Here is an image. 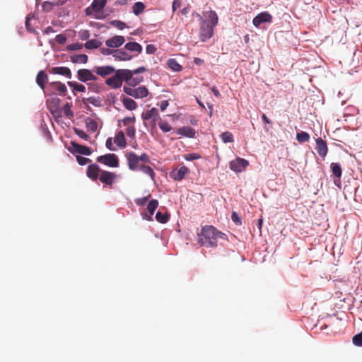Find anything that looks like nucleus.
Segmentation results:
<instances>
[{
  "label": "nucleus",
  "mask_w": 362,
  "mask_h": 362,
  "mask_svg": "<svg viewBox=\"0 0 362 362\" xmlns=\"http://www.w3.org/2000/svg\"><path fill=\"white\" fill-rule=\"evenodd\" d=\"M124 125H128L129 123H134L135 122V117H127L122 120Z\"/></svg>",
  "instance_id": "0e129e2a"
},
{
  "label": "nucleus",
  "mask_w": 362,
  "mask_h": 362,
  "mask_svg": "<svg viewBox=\"0 0 362 362\" xmlns=\"http://www.w3.org/2000/svg\"><path fill=\"white\" fill-rule=\"evenodd\" d=\"M156 218L157 221L161 223H165L169 219V215L168 214H163L160 211H158L156 214Z\"/></svg>",
  "instance_id": "58836bf2"
},
{
  "label": "nucleus",
  "mask_w": 362,
  "mask_h": 362,
  "mask_svg": "<svg viewBox=\"0 0 362 362\" xmlns=\"http://www.w3.org/2000/svg\"><path fill=\"white\" fill-rule=\"evenodd\" d=\"M76 160L80 165H85L87 163L91 162L90 159L83 157L81 156H76Z\"/></svg>",
  "instance_id": "de8ad7c7"
},
{
  "label": "nucleus",
  "mask_w": 362,
  "mask_h": 362,
  "mask_svg": "<svg viewBox=\"0 0 362 362\" xmlns=\"http://www.w3.org/2000/svg\"><path fill=\"white\" fill-rule=\"evenodd\" d=\"M158 206V201L156 199H152L151 200L147 206V209L149 212V216H147L146 214H143V218L148 220L151 221L152 220V216L154 214L156 209Z\"/></svg>",
  "instance_id": "f3484780"
},
{
  "label": "nucleus",
  "mask_w": 362,
  "mask_h": 362,
  "mask_svg": "<svg viewBox=\"0 0 362 362\" xmlns=\"http://www.w3.org/2000/svg\"><path fill=\"white\" fill-rule=\"evenodd\" d=\"M107 4V0H93L91 4L92 9L95 12H100Z\"/></svg>",
  "instance_id": "393cba45"
},
{
  "label": "nucleus",
  "mask_w": 362,
  "mask_h": 362,
  "mask_svg": "<svg viewBox=\"0 0 362 362\" xmlns=\"http://www.w3.org/2000/svg\"><path fill=\"white\" fill-rule=\"evenodd\" d=\"M53 4L49 1H45L42 4L43 10L46 11H49L52 9Z\"/></svg>",
  "instance_id": "052dcab7"
},
{
  "label": "nucleus",
  "mask_w": 362,
  "mask_h": 362,
  "mask_svg": "<svg viewBox=\"0 0 362 362\" xmlns=\"http://www.w3.org/2000/svg\"><path fill=\"white\" fill-rule=\"evenodd\" d=\"M271 20L272 16L269 13L267 12H262L254 18L252 23L255 26L257 27L262 23L270 22Z\"/></svg>",
  "instance_id": "dca6fc26"
},
{
  "label": "nucleus",
  "mask_w": 362,
  "mask_h": 362,
  "mask_svg": "<svg viewBox=\"0 0 362 362\" xmlns=\"http://www.w3.org/2000/svg\"><path fill=\"white\" fill-rule=\"evenodd\" d=\"M125 42V39L123 36L121 35H116L114 36L105 41V45L108 47H119L122 45H123Z\"/></svg>",
  "instance_id": "4468645a"
},
{
  "label": "nucleus",
  "mask_w": 362,
  "mask_h": 362,
  "mask_svg": "<svg viewBox=\"0 0 362 362\" xmlns=\"http://www.w3.org/2000/svg\"><path fill=\"white\" fill-rule=\"evenodd\" d=\"M124 48L129 51L137 52L141 53L142 52V47L140 44L136 42H130L124 45Z\"/></svg>",
  "instance_id": "bb28decb"
},
{
  "label": "nucleus",
  "mask_w": 362,
  "mask_h": 362,
  "mask_svg": "<svg viewBox=\"0 0 362 362\" xmlns=\"http://www.w3.org/2000/svg\"><path fill=\"white\" fill-rule=\"evenodd\" d=\"M83 47V44H81V43H74V44H71V45H68L67 47V49L69 50H79V49H81Z\"/></svg>",
  "instance_id": "603ef678"
},
{
  "label": "nucleus",
  "mask_w": 362,
  "mask_h": 362,
  "mask_svg": "<svg viewBox=\"0 0 362 362\" xmlns=\"http://www.w3.org/2000/svg\"><path fill=\"white\" fill-rule=\"evenodd\" d=\"M122 101L124 106L127 110H134L136 109V107H137L136 103L132 98L123 97Z\"/></svg>",
  "instance_id": "a878e982"
},
{
  "label": "nucleus",
  "mask_w": 362,
  "mask_h": 362,
  "mask_svg": "<svg viewBox=\"0 0 362 362\" xmlns=\"http://www.w3.org/2000/svg\"><path fill=\"white\" fill-rule=\"evenodd\" d=\"M160 129L163 132H168L172 129V127L168 124L167 121L162 120L161 119L158 122Z\"/></svg>",
  "instance_id": "ea45409f"
},
{
  "label": "nucleus",
  "mask_w": 362,
  "mask_h": 362,
  "mask_svg": "<svg viewBox=\"0 0 362 362\" xmlns=\"http://www.w3.org/2000/svg\"><path fill=\"white\" fill-rule=\"evenodd\" d=\"M112 24L113 25H115V27H117L119 30H123L124 28H125L127 27L125 23H124L122 21H114L112 22Z\"/></svg>",
  "instance_id": "5fc2aeb1"
},
{
  "label": "nucleus",
  "mask_w": 362,
  "mask_h": 362,
  "mask_svg": "<svg viewBox=\"0 0 362 362\" xmlns=\"http://www.w3.org/2000/svg\"><path fill=\"white\" fill-rule=\"evenodd\" d=\"M231 219L234 223H237L238 225L241 224L240 218L238 214L235 211H233L231 214Z\"/></svg>",
  "instance_id": "bf43d9fd"
},
{
  "label": "nucleus",
  "mask_w": 362,
  "mask_h": 362,
  "mask_svg": "<svg viewBox=\"0 0 362 362\" xmlns=\"http://www.w3.org/2000/svg\"><path fill=\"white\" fill-rule=\"evenodd\" d=\"M150 197H151V194H148V196H147V197L137 198L135 199V203L136 204V205L140 206H144L146 204V202L148 200Z\"/></svg>",
  "instance_id": "09e8293b"
},
{
  "label": "nucleus",
  "mask_w": 362,
  "mask_h": 362,
  "mask_svg": "<svg viewBox=\"0 0 362 362\" xmlns=\"http://www.w3.org/2000/svg\"><path fill=\"white\" fill-rule=\"evenodd\" d=\"M135 132L136 130L134 126H129L126 129V134L129 137H134Z\"/></svg>",
  "instance_id": "6e6d98bb"
},
{
  "label": "nucleus",
  "mask_w": 362,
  "mask_h": 362,
  "mask_svg": "<svg viewBox=\"0 0 362 362\" xmlns=\"http://www.w3.org/2000/svg\"><path fill=\"white\" fill-rule=\"evenodd\" d=\"M62 111L66 117L69 118L74 117V112L71 111L69 103H66L63 106Z\"/></svg>",
  "instance_id": "a18cd8bd"
},
{
  "label": "nucleus",
  "mask_w": 362,
  "mask_h": 362,
  "mask_svg": "<svg viewBox=\"0 0 362 362\" xmlns=\"http://www.w3.org/2000/svg\"><path fill=\"white\" fill-rule=\"evenodd\" d=\"M189 173V170L186 166H182L177 170H174L170 173V176L175 180L180 181L182 180L188 173Z\"/></svg>",
  "instance_id": "2eb2a0df"
},
{
  "label": "nucleus",
  "mask_w": 362,
  "mask_h": 362,
  "mask_svg": "<svg viewBox=\"0 0 362 362\" xmlns=\"http://www.w3.org/2000/svg\"><path fill=\"white\" fill-rule=\"evenodd\" d=\"M330 168L333 175L339 179L342 173L341 167L340 164L338 163H332L330 165Z\"/></svg>",
  "instance_id": "c756f323"
},
{
  "label": "nucleus",
  "mask_w": 362,
  "mask_h": 362,
  "mask_svg": "<svg viewBox=\"0 0 362 362\" xmlns=\"http://www.w3.org/2000/svg\"><path fill=\"white\" fill-rule=\"evenodd\" d=\"M145 6L142 2H136L133 6V11L136 15H139L144 11Z\"/></svg>",
  "instance_id": "79ce46f5"
},
{
  "label": "nucleus",
  "mask_w": 362,
  "mask_h": 362,
  "mask_svg": "<svg viewBox=\"0 0 362 362\" xmlns=\"http://www.w3.org/2000/svg\"><path fill=\"white\" fill-rule=\"evenodd\" d=\"M114 57L116 60L129 61L132 57L123 49H115Z\"/></svg>",
  "instance_id": "412c9836"
},
{
  "label": "nucleus",
  "mask_w": 362,
  "mask_h": 362,
  "mask_svg": "<svg viewBox=\"0 0 362 362\" xmlns=\"http://www.w3.org/2000/svg\"><path fill=\"white\" fill-rule=\"evenodd\" d=\"M177 134L189 138H193L195 136V130L190 127H182L177 130Z\"/></svg>",
  "instance_id": "6ab92c4d"
},
{
  "label": "nucleus",
  "mask_w": 362,
  "mask_h": 362,
  "mask_svg": "<svg viewBox=\"0 0 362 362\" xmlns=\"http://www.w3.org/2000/svg\"><path fill=\"white\" fill-rule=\"evenodd\" d=\"M78 37L82 40H88L90 37V33L88 30H81L78 32Z\"/></svg>",
  "instance_id": "8fccbe9b"
},
{
  "label": "nucleus",
  "mask_w": 362,
  "mask_h": 362,
  "mask_svg": "<svg viewBox=\"0 0 362 362\" xmlns=\"http://www.w3.org/2000/svg\"><path fill=\"white\" fill-rule=\"evenodd\" d=\"M296 139L300 143L307 142L310 139V135L305 132H301L297 134Z\"/></svg>",
  "instance_id": "4c0bfd02"
},
{
  "label": "nucleus",
  "mask_w": 362,
  "mask_h": 362,
  "mask_svg": "<svg viewBox=\"0 0 362 362\" xmlns=\"http://www.w3.org/2000/svg\"><path fill=\"white\" fill-rule=\"evenodd\" d=\"M139 161H142L144 163H149L150 158L148 155L146 153H142L140 156H139Z\"/></svg>",
  "instance_id": "680f3d73"
},
{
  "label": "nucleus",
  "mask_w": 362,
  "mask_h": 362,
  "mask_svg": "<svg viewBox=\"0 0 362 362\" xmlns=\"http://www.w3.org/2000/svg\"><path fill=\"white\" fill-rule=\"evenodd\" d=\"M213 28L208 26V25H202L201 28L200 38L202 41H206L209 39L213 35Z\"/></svg>",
  "instance_id": "aec40b11"
},
{
  "label": "nucleus",
  "mask_w": 362,
  "mask_h": 362,
  "mask_svg": "<svg viewBox=\"0 0 362 362\" xmlns=\"http://www.w3.org/2000/svg\"><path fill=\"white\" fill-rule=\"evenodd\" d=\"M105 146H106V147H107L109 150H111V151H115V148H114L113 144H112V138H108V139L106 140Z\"/></svg>",
  "instance_id": "e2e57ef3"
},
{
  "label": "nucleus",
  "mask_w": 362,
  "mask_h": 362,
  "mask_svg": "<svg viewBox=\"0 0 362 362\" xmlns=\"http://www.w3.org/2000/svg\"><path fill=\"white\" fill-rule=\"evenodd\" d=\"M146 50L148 54H153L156 51V48L153 45H148Z\"/></svg>",
  "instance_id": "69168bd1"
},
{
  "label": "nucleus",
  "mask_w": 362,
  "mask_h": 362,
  "mask_svg": "<svg viewBox=\"0 0 362 362\" xmlns=\"http://www.w3.org/2000/svg\"><path fill=\"white\" fill-rule=\"evenodd\" d=\"M115 74L105 81V83L112 88H120L122 85V81L125 79H129L131 77L130 70L129 69H118L115 70Z\"/></svg>",
  "instance_id": "f03ea898"
},
{
  "label": "nucleus",
  "mask_w": 362,
  "mask_h": 362,
  "mask_svg": "<svg viewBox=\"0 0 362 362\" xmlns=\"http://www.w3.org/2000/svg\"><path fill=\"white\" fill-rule=\"evenodd\" d=\"M131 77L129 79H125V81L130 86H135L139 83H141L143 81L142 76H136L134 77V72L130 70Z\"/></svg>",
  "instance_id": "7c9ffc66"
},
{
  "label": "nucleus",
  "mask_w": 362,
  "mask_h": 362,
  "mask_svg": "<svg viewBox=\"0 0 362 362\" xmlns=\"http://www.w3.org/2000/svg\"><path fill=\"white\" fill-rule=\"evenodd\" d=\"M169 105L168 100H163L160 103V107L162 111L165 110L167 107Z\"/></svg>",
  "instance_id": "774afa93"
},
{
  "label": "nucleus",
  "mask_w": 362,
  "mask_h": 362,
  "mask_svg": "<svg viewBox=\"0 0 362 362\" xmlns=\"http://www.w3.org/2000/svg\"><path fill=\"white\" fill-rule=\"evenodd\" d=\"M115 143L120 148H124L126 146L127 141L123 132L120 131L117 133L115 137Z\"/></svg>",
  "instance_id": "b1692460"
},
{
  "label": "nucleus",
  "mask_w": 362,
  "mask_h": 362,
  "mask_svg": "<svg viewBox=\"0 0 362 362\" xmlns=\"http://www.w3.org/2000/svg\"><path fill=\"white\" fill-rule=\"evenodd\" d=\"M217 230L212 226L202 227L201 233L198 234V243L206 247H216Z\"/></svg>",
  "instance_id": "f257e3e1"
},
{
  "label": "nucleus",
  "mask_w": 362,
  "mask_h": 362,
  "mask_svg": "<svg viewBox=\"0 0 362 362\" xmlns=\"http://www.w3.org/2000/svg\"><path fill=\"white\" fill-rule=\"evenodd\" d=\"M74 131L78 136L86 141H88L90 139V136L82 129L74 128Z\"/></svg>",
  "instance_id": "37998d69"
},
{
  "label": "nucleus",
  "mask_w": 362,
  "mask_h": 362,
  "mask_svg": "<svg viewBox=\"0 0 362 362\" xmlns=\"http://www.w3.org/2000/svg\"><path fill=\"white\" fill-rule=\"evenodd\" d=\"M170 69L175 71H180L182 70V66L177 62L175 59H169L167 62Z\"/></svg>",
  "instance_id": "72a5a7b5"
},
{
  "label": "nucleus",
  "mask_w": 362,
  "mask_h": 362,
  "mask_svg": "<svg viewBox=\"0 0 362 362\" xmlns=\"http://www.w3.org/2000/svg\"><path fill=\"white\" fill-rule=\"evenodd\" d=\"M67 83L74 90L81 92V93L86 91V87L81 83H78L76 81H69Z\"/></svg>",
  "instance_id": "c9c22d12"
},
{
  "label": "nucleus",
  "mask_w": 362,
  "mask_h": 362,
  "mask_svg": "<svg viewBox=\"0 0 362 362\" xmlns=\"http://www.w3.org/2000/svg\"><path fill=\"white\" fill-rule=\"evenodd\" d=\"M88 57L85 54H73L70 57V60L74 64H86Z\"/></svg>",
  "instance_id": "5701e85b"
},
{
  "label": "nucleus",
  "mask_w": 362,
  "mask_h": 362,
  "mask_svg": "<svg viewBox=\"0 0 362 362\" xmlns=\"http://www.w3.org/2000/svg\"><path fill=\"white\" fill-rule=\"evenodd\" d=\"M200 158H201L200 155L198 153H189V154L185 156V159L187 160H197Z\"/></svg>",
  "instance_id": "4d7b16f0"
},
{
  "label": "nucleus",
  "mask_w": 362,
  "mask_h": 362,
  "mask_svg": "<svg viewBox=\"0 0 362 362\" xmlns=\"http://www.w3.org/2000/svg\"><path fill=\"white\" fill-rule=\"evenodd\" d=\"M249 165V163L247 160L237 158L236 159L230 162V168L233 171L236 173L241 172L244 170L246 167Z\"/></svg>",
  "instance_id": "423d86ee"
},
{
  "label": "nucleus",
  "mask_w": 362,
  "mask_h": 362,
  "mask_svg": "<svg viewBox=\"0 0 362 362\" xmlns=\"http://www.w3.org/2000/svg\"><path fill=\"white\" fill-rule=\"evenodd\" d=\"M140 170L145 174L148 175L150 176V177L151 178L152 180H154V178H155V172L153 171V170L152 169V168H151L150 166L148 165H141L140 166Z\"/></svg>",
  "instance_id": "f704fd0d"
},
{
  "label": "nucleus",
  "mask_w": 362,
  "mask_h": 362,
  "mask_svg": "<svg viewBox=\"0 0 362 362\" xmlns=\"http://www.w3.org/2000/svg\"><path fill=\"white\" fill-rule=\"evenodd\" d=\"M352 341L354 345L357 346H362V331L354 336Z\"/></svg>",
  "instance_id": "c03bdc74"
},
{
  "label": "nucleus",
  "mask_w": 362,
  "mask_h": 362,
  "mask_svg": "<svg viewBox=\"0 0 362 362\" xmlns=\"http://www.w3.org/2000/svg\"><path fill=\"white\" fill-rule=\"evenodd\" d=\"M53 88L58 91L61 95H64L66 92V86L64 83L59 81L52 82L49 84Z\"/></svg>",
  "instance_id": "cd10ccee"
},
{
  "label": "nucleus",
  "mask_w": 362,
  "mask_h": 362,
  "mask_svg": "<svg viewBox=\"0 0 362 362\" xmlns=\"http://www.w3.org/2000/svg\"><path fill=\"white\" fill-rule=\"evenodd\" d=\"M55 40L58 44L64 45L66 42V37L62 34H59L56 35Z\"/></svg>",
  "instance_id": "864d4df0"
},
{
  "label": "nucleus",
  "mask_w": 362,
  "mask_h": 362,
  "mask_svg": "<svg viewBox=\"0 0 362 362\" xmlns=\"http://www.w3.org/2000/svg\"><path fill=\"white\" fill-rule=\"evenodd\" d=\"M33 18V16L31 15V14H29L26 17V21H25V27H26V29L30 32V33H35V30H34V28L31 26V23H30V20Z\"/></svg>",
  "instance_id": "49530a36"
},
{
  "label": "nucleus",
  "mask_w": 362,
  "mask_h": 362,
  "mask_svg": "<svg viewBox=\"0 0 362 362\" xmlns=\"http://www.w3.org/2000/svg\"><path fill=\"white\" fill-rule=\"evenodd\" d=\"M317 153L322 158H325L327 156L328 151V147L325 141H324L322 138H317L316 139V148H315Z\"/></svg>",
  "instance_id": "9b49d317"
},
{
  "label": "nucleus",
  "mask_w": 362,
  "mask_h": 362,
  "mask_svg": "<svg viewBox=\"0 0 362 362\" xmlns=\"http://www.w3.org/2000/svg\"><path fill=\"white\" fill-rule=\"evenodd\" d=\"M93 71L101 77H106L115 73V69L112 66H95Z\"/></svg>",
  "instance_id": "1a4fd4ad"
},
{
  "label": "nucleus",
  "mask_w": 362,
  "mask_h": 362,
  "mask_svg": "<svg viewBox=\"0 0 362 362\" xmlns=\"http://www.w3.org/2000/svg\"><path fill=\"white\" fill-rule=\"evenodd\" d=\"M141 118L144 121H150L152 128H155L160 119L158 110L156 107L144 111L141 114Z\"/></svg>",
  "instance_id": "7ed1b4c3"
},
{
  "label": "nucleus",
  "mask_w": 362,
  "mask_h": 362,
  "mask_svg": "<svg viewBox=\"0 0 362 362\" xmlns=\"http://www.w3.org/2000/svg\"><path fill=\"white\" fill-rule=\"evenodd\" d=\"M100 52L103 55H110V54H112L114 57L115 49H111L110 48H104V47H103V48L100 49Z\"/></svg>",
  "instance_id": "13d9d810"
},
{
  "label": "nucleus",
  "mask_w": 362,
  "mask_h": 362,
  "mask_svg": "<svg viewBox=\"0 0 362 362\" xmlns=\"http://www.w3.org/2000/svg\"><path fill=\"white\" fill-rule=\"evenodd\" d=\"M97 161L112 168H117L119 166L118 157L114 153H107L98 156L97 158Z\"/></svg>",
  "instance_id": "39448f33"
},
{
  "label": "nucleus",
  "mask_w": 362,
  "mask_h": 362,
  "mask_svg": "<svg viewBox=\"0 0 362 362\" xmlns=\"http://www.w3.org/2000/svg\"><path fill=\"white\" fill-rule=\"evenodd\" d=\"M220 136L224 143H231L234 141L233 134L229 132H223Z\"/></svg>",
  "instance_id": "e433bc0d"
},
{
  "label": "nucleus",
  "mask_w": 362,
  "mask_h": 362,
  "mask_svg": "<svg viewBox=\"0 0 362 362\" xmlns=\"http://www.w3.org/2000/svg\"><path fill=\"white\" fill-rule=\"evenodd\" d=\"M181 0H174L173 3V11H175L178 8L181 6Z\"/></svg>",
  "instance_id": "338daca9"
},
{
  "label": "nucleus",
  "mask_w": 362,
  "mask_h": 362,
  "mask_svg": "<svg viewBox=\"0 0 362 362\" xmlns=\"http://www.w3.org/2000/svg\"><path fill=\"white\" fill-rule=\"evenodd\" d=\"M78 79L81 82H87L88 81H96L97 77L92 73V71L87 69H81L77 71Z\"/></svg>",
  "instance_id": "0eeeda50"
},
{
  "label": "nucleus",
  "mask_w": 362,
  "mask_h": 362,
  "mask_svg": "<svg viewBox=\"0 0 362 362\" xmlns=\"http://www.w3.org/2000/svg\"><path fill=\"white\" fill-rule=\"evenodd\" d=\"M208 21V26H211V28H214L218 23V16L214 11H211L209 13Z\"/></svg>",
  "instance_id": "2f4dec72"
},
{
  "label": "nucleus",
  "mask_w": 362,
  "mask_h": 362,
  "mask_svg": "<svg viewBox=\"0 0 362 362\" xmlns=\"http://www.w3.org/2000/svg\"><path fill=\"white\" fill-rule=\"evenodd\" d=\"M117 175L115 173L102 170L99 177L100 181L107 185L111 186L115 182Z\"/></svg>",
  "instance_id": "6e6552de"
},
{
  "label": "nucleus",
  "mask_w": 362,
  "mask_h": 362,
  "mask_svg": "<svg viewBox=\"0 0 362 362\" xmlns=\"http://www.w3.org/2000/svg\"><path fill=\"white\" fill-rule=\"evenodd\" d=\"M48 81L47 74L44 71H40L36 77L37 84L42 88L44 89L45 84Z\"/></svg>",
  "instance_id": "4be33fe9"
},
{
  "label": "nucleus",
  "mask_w": 362,
  "mask_h": 362,
  "mask_svg": "<svg viewBox=\"0 0 362 362\" xmlns=\"http://www.w3.org/2000/svg\"><path fill=\"white\" fill-rule=\"evenodd\" d=\"M100 167L97 164H90L88 165L86 171L87 176L93 181L99 177V173L101 172Z\"/></svg>",
  "instance_id": "ddd939ff"
},
{
  "label": "nucleus",
  "mask_w": 362,
  "mask_h": 362,
  "mask_svg": "<svg viewBox=\"0 0 362 362\" xmlns=\"http://www.w3.org/2000/svg\"><path fill=\"white\" fill-rule=\"evenodd\" d=\"M86 100L95 107H100L102 104V100L100 97L92 96L86 98Z\"/></svg>",
  "instance_id": "a19ab883"
},
{
  "label": "nucleus",
  "mask_w": 362,
  "mask_h": 362,
  "mask_svg": "<svg viewBox=\"0 0 362 362\" xmlns=\"http://www.w3.org/2000/svg\"><path fill=\"white\" fill-rule=\"evenodd\" d=\"M86 127L88 129V131L90 132H95L98 129V123L95 120L93 119L88 117L86 121Z\"/></svg>",
  "instance_id": "c85d7f7f"
},
{
  "label": "nucleus",
  "mask_w": 362,
  "mask_h": 362,
  "mask_svg": "<svg viewBox=\"0 0 362 362\" xmlns=\"http://www.w3.org/2000/svg\"><path fill=\"white\" fill-rule=\"evenodd\" d=\"M123 90L127 95L135 98H143L148 95V90L145 86H139L136 88L124 86Z\"/></svg>",
  "instance_id": "20e7f679"
},
{
  "label": "nucleus",
  "mask_w": 362,
  "mask_h": 362,
  "mask_svg": "<svg viewBox=\"0 0 362 362\" xmlns=\"http://www.w3.org/2000/svg\"><path fill=\"white\" fill-rule=\"evenodd\" d=\"M71 144L73 148V151H71L73 153H77L81 155L90 156L92 153L89 147L78 144L74 141H71Z\"/></svg>",
  "instance_id": "f8f14e48"
},
{
  "label": "nucleus",
  "mask_w": 362,
  "mask_h": 362,
  "mask_svg": "<svg viewBox=\"0 0 362 362\" xmlns=\"http://www.w3.org/2000/svg\"><path fill=\"white\" fill-rule=\"evenodd\" d=\"M51 73L54 74L62 75L68 78H71V70L68 67L64 66H56L52 68Z\"/></svg>",
  "instance_id": "a211bd4d"
},
{
  "label": "nucleus",
  "mask_w": 362,
  "mask_h": 362,
  "mask_svg": "<svg viewBox=\"0 0 362 362\" xmlns=\"http://www.w3.org/2000/svg\"><path fill=\"white\" fill-rule=\"evenodd\" d=\"M262 119L264 123L265 124L264 129L266 132H269L272 127H268L267 124H272L271 120L267 117L265 114L262 115Z\"/></svg>",
  "instance_id": "3c124183"
},
{
  "label": "nucleus",
  "mask_w": 362,
  "mask_h": 362,
  "mask_svg": "<svg viewBox=\"0 0 362 362\" xmlns=\"http://www.w3.org/2000/svg\"><path fill=\"white\" fill-rule=\"evenodd\" d=\"M127 159L129 168L132 170H136L139 168V156L134 152L127 153Z\"/></svg>",
  "instance_id": "9d476101"
},
{
  "label": "nucleus",
  "mask_w": 362,
  "mask_h": 362,
  "mask_svg": "<svg viewBox=\"0 0 362 362\" xmlns=\"http://www.w3.org/2000/svg\"><path fill=\"white\" fill-rule=\"evenodd\" d=\"M102 42L96 39H92L90 40H88L85 44L84 47L86 49H96L98 48L101 45Z\"/></svg>",
  "instance_id": "473e14b6"
}]
</instances>
